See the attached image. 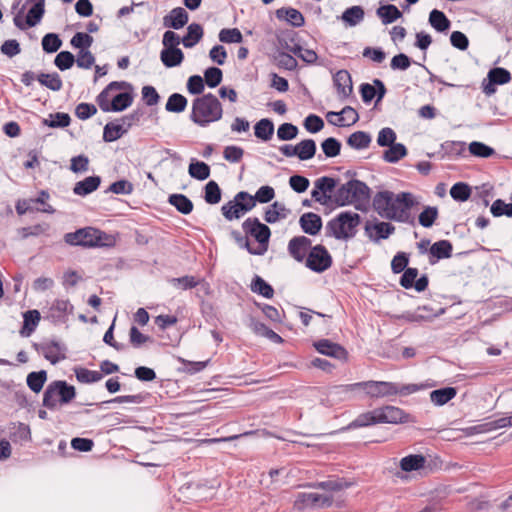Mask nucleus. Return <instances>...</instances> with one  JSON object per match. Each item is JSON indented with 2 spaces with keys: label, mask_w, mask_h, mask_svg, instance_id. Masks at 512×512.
Returning <instances> with one entry per match:
<instances>
[{
  "label": "nucleus",
  "mask_w": 512,
  "mask_h": 512,
  "mask_svg": "<svg viewBox=\"0 0 512 512\" xmlns=\"http://www.w3.org/2000/svg\"><path fill=\"white\" fill-rule=\"evenodd\" d=\"M414 422L412 416L399 407L387 405L358 415L339 432H345L356 428L367 427L378 423L400 424Z\"/></svg>",
  "instance_id": "obj_1"
},
{
  "label": "nucleus",
  "mask_w": 512,
  "mask_h": 512,
  "mask_svg": "<svg viewBox=\"0 0 512 512\" xmlns=\"http://www.w3.org/2000/svg\"><path fill=\"white\" fill-rule=\"evenodd\" d=\"M222 115V104L212 93L196 97L192 102L190 120L200 127H206L210 123L219 121Z\"/></svg>",
  "instance_id": "obj_2"
},
{
  "label": "nucleus",
  "mask_w": 512,
  "mask_h": 512,
  "mask_svg": "<svg viewBox=\"0 0 512 512\" xmlns=\"http://www.w3.org/2000/svg\"><path fill=\"white\" fill-rule=\"evenodd\" d=\"M64 241L70 246L84 248L112 247L115 245L114 236L94 227H84L77 229L75 232L66 233Z\"/></svg>",
  "instance_id": "obj_3"
},
{
  "label": "nucleus",
  "mask_w": 512,
  "mask_h": 512,
  "mask_svg": "<svg viewBox=\"0 0 512 512\" xmlns=\"http://www.w3.org/2000/svg\"><path fill=\"white\" fill-rule=\"evenodd\" d=\"M360 223L361 216L358 213L343 211L327 223L326 232L337 240H348L356 235Z\"/></svg>",
  "instance_id": "obj_4"
},
{
  "label": "nucleus",
  "mask_w": 512,
  "mask_h": 512,
  "mask_svg": "<svg viewBox=\"0 0 512 512\" xmlns=\"http://www.w3.org/2000/svg\"><path fill=\"white\" fill-rule=\"evenodd\" d=\"M76 397V388L65 380L52 381L45 389L42 405L54 410L58 405H67Z\"/></svg>",
  "instance_id": "obj_5"
},
{
  "label": "nucleus",
  "mask_w": 512,
  "mask_h": 512,
  "mask_svg": "<svg viewBox=\"0 0 512 512\" xmlns=\"http://www.w3.org/2000/svg\"><path fill=\"white\" fill-rule=\"evenodd\" d=\"M417 204L418 202L411 192L396 194L389 220L415 226V216L411 213V209Z\"/></svg>",
  "instance_id": "obj_6"
},
{
  "label": "nucleus",
  "mask_w": 512,
  "mask_h": 512,
  "mask_svg": "<svg viewBox=\"0 0 512 512\" xmlns=\"http://www.w3.org/2000/svg\"><path fill=\"white\" fill-rule=\"evenodd\" d=\"M242 229L246 235L252 236L258 242V247L253 248L252 255H264L269 246L270 228L261 223L257 217H249L242 223Z\"/></svg>",
  "instance_id": "obj_7"
},
{
  "label": "nucleus",
  "mask_w": 512,
  "mask_h": 512,
  "mask_svg": "<svg viewBox=\"0 0 512 512\" xmlns=\"http://www.w3.org/2000/svg\"><path fill=\"white\" fill-rule=\"evenodd\" d=\"M256 205L255 198L246 191L238 192L233 201H228L221 207L223 216L228 220L239 219L252 210Z\"/></svg>",
  "instance_id": "obj_8"
},
{
  "label": "nucleus",
  "mask_w": 512,
  "mask_h": 512,
  "mask_svg": "<svg viewBox=\"0 0 512 512\" xmlns=\"http://www.w3.org/2000/svg\"><path fill=\"white\" fill-rule=\"evenodd\" d=\"M332 263V256L326 247L321 244H317L310 249L305 261L306 267L316 273H323L328 270Z\"/></svg>",
  "instance_id": "obj_9"
},
{
  "label": "nucleus",
  "mask_w": 512,
  "mask_h": 512,
  "mask_svg": "<svg viewBox=\"0 0 512 512\" xmlns=\"http://www.w3.org/2000/svg\"><path fill=\"white\" fill-rule=\"evenodd\" d=\"M361 390L372 398H383L396 395V383L387 381H363Z\"/></svg>",
  "instance_id": "obj_10"
},
{
  "label": "nucleus",
  "mask_w": 512,
  "mask_h": 512,
  "mask_svg": "<svg viewBox=\"0 0 512 512\" xmlns=\"http://www.w3.org/2000/svg\"><path fill=\"white\" fill-rule=\"evenodd\" d=\"M313 347L318 353L332 357L337 360L346 361L348 358L347 350L340 344L330 339H320L313 342Z\"/></svg>",
  "instance_id": "obj_11"
},
{
  "label": "nucleus",
  "mask_w": 512,
  "mask_h": 512,
  "mask_svg": "<svg viewBox=\"0 0 512 512\" xmlns=\"http://www.w3.org/2000/svg\"><path fill=\"white\" fill-rule=\"evenodd\" d=\"M364 231L371 241L377 243L380 240L388 239L390 235L394 233L395 227L389 222L377 221L372 223L367 221L364 226Z\"/></svg>",
  "instance_id": "obj_12"
},
{
  "label": "nucleus",
  "mask_w": 512,
  "mask_h": 512,
  "mask_svg": "<svg viewBox=\"0 0 512 512\" xmlns=\"http://www.w3.org/2000/svg\"><path fill=\"white\" fill-rule=\"evenodd\" d=\"M33 347L37 351L41 350L44 358L53 365L66 358L64 353L66 347L57 340H51L49 343L44 344L34 343Z\"/></svg>",
  "instance_id": "obj_13"
},
{
  "label": "nucleus",
  "mask_w": 512,
  "mask_h": 512,
  "mask_svg": "<svg viewBox=\"0 0 512 512\" xmlns=\"http://www.w3.org/2000/svg\"><path fill=\"white\" fill-rule=\"evenodd\" d=\"M74 306L69 300L56 299L51 307L46 318L53 324L65 323L67 321V315L72 314Z\"/></svg>",
  "instance_id": "obj_14"
},
{
  "label": "nucleus",
  "mask_w": 512,
  "mask_h": 512,
  "mask_svg": "<svg viewBox=\"0 0 512 512\" xmlns=\"http://www.w3.org/2000/svg\"><path fill=\"white\" fill-rule=\"evenodd\" d=\"M326 117L332 125L339 127L354 125L359 120L357 111L351 106H345L340 112H328Z\"/></svg>",
  "instance_id": "obj_15"
},
{
  "label": "nucleus",
  "mask_w": 512,
  "mask_h": 512,
  "mask_svg": "<svg viewBox=\"0 0 512 512\" xmlns=\"http://www.w3.org/2000/svg\"><path fill=\"white\" fill-rule=\"evenodd\" d=\"M312 241L306 236H295L288 243V253L297 262H303L312 248Z\"/></svg>",
  "instance_id": "obj_16"
},
{
  "label": "nucleus",
  "mask_w": 512,
  "mask_h": 512,
  "mask_svg": "<svg viewBox=\"0 0 512 512\" xmlns=\"http://www.w3.org/2000/svg\"><path fill=\"white\" fill-rule=\"evenodd\" d=\"M395 194L391 191H379L373 198V208L382 218L388 219L395 200Z\"/></svg>",
  "instance_id": "obj_17"
},
{
  "label": "nucleus",
  "mask_w": 512,
  "mask_h": 512,
  "mask_svg": "<svg viewBox=\"0 0 512 512\" xmlns=\"http://www.w3.org/2000/svg\"><path fill=\"white\" fill-rule=\"evenodd\" d=\"M352 204H355V208L360 211H365L366 207L363 204H367L371 198V190L368 185L358 179H352Z\"/></svg>",
  "instance_id": "obj_18"
},
{
  "label": "nucleus",
  "mask_w": 512,
  "mask_h": 512,
  "mask_svg": "<svg viewBox=\"0 0 512 512\" xmlns=\"http://www.w3.org/2000/svg\"><path fill=\"white\" fill-rule=\"evenodd\" d=\"M333 83L340 100L347 99L353 92V83L347 70H339L333 76Z\"/></svg>",
  "instance_id": "obj_19"
},
{
  "label": "nucleus",
  "mask_w": 512,
  "mask_h": 512,
  "mask_svg": "<svg viewBox=\"0 0 512 512\" xmlns=\"http://www.w3.org/2000/svg\"><path fill=\"white\" fill-rule=\"evenodd\" d=\"M122 88L133 90V85L127 81H112L97 95L96 103L103 112H109L110 92Z\"/></svg>",
  "instance_id": "obj_20"
},
{
  "label": "nucleus",
  "mask_w": 512,
  "mask_h": 512,
  "mask_svg": "<svg viewBox=\"0 0 512 512\" xmlns=\"http://www.w3.org/2000/svg\"><path fill=\"white\" fill-rule=\"evenodd\" d=\"M359 390H361V382L334 385L328 389V397L333 401H346L351 399L352 394Z\"/></svg>",
  "instance_id": "obj_21"
},
{
  "label": "nucleus",
  "mask_w": 512,
  "mask_h": 512,
  "mask_svg": "<svg viewBox=\"0 0 512 512\" xmlns=\"http://www.w3.org/2000/svg\"><path fill=\"white\" fill-rule=\"evenodd\" d=\"M299 225L304 233L315 236L321 231L323 223L318 214L307 212L300 216Z\"/></svg>",
  "instance_id": "obj_22"
},
{
  "label": "nucleus",
  "mask_w": 512,
  "mask_h": 512,
  "mask_svg": "<svg viewBox=\"0 0 512 512\" xmlns=\"http://www.w3.org/2000/svg\"><path fill=\"white\" fill-rule=\"evenodd\" d=\"M189 20L187 11L182 7L172 9L169 14L164 16L163 25L166 28L179 30L183 28Z\"/></svg>",
  "instance_id": "obj_23"
},
{
  "label": "nucleus",
  "mask_w": 512,
  "mask_h": 512,
  "mask_svg": "<svg viewBox=\"0 0 512 512\" xmlns=\"http://www.w3.org/2000/svg\"><path fill=\"white\" fill-rule=\"evenodd\" d=\"M453 245L449 240H439L429 248V262L435 264L441 259H447L452 256Z\"/></svg>",
  "instance_id": "obj_24"
},
{
  "label": "nucleus",
  "mask_w": 512,
  "mask_h": 512,
  "mask_svg": "<svg viewBox=\"0 0 512 512\" xmlns=\"http://www.w3.org/2000/svg\"><path fill=\"white\" fill-rule=\"evenodd\" d=\"M276 18L280 21H286L291 26L300 28L305 24L303 14L292 7H281L275 11Z\"/></svg>",
  "instance_id": "obj_25"
},
{
  "label": "nucleus",
  "mask_w": 512,
  "mask_h": 512,
  "mask_svg": "<svg viewBox=\"0 0 512 512\" xmlns=\"http://www.w3.org/2000/svg\"><path fill=\"white\" fill-rule=\"evenodd\" d=\"M123 92L116 94L109 104V112H122L129 108L134 100V89L122 88Z\"/></svg>",
  "instance_id": "obj_26"
},
{
  "label": "nucleus",
  "mask_w": 512,
  "mask_h": 512,
  "mask_svg": "<svg viewBox=\"0 0 512 512\" xmlns=\"http://www.w3.org/2000/svg\"><path fill=\"white\" fill-rule=\"evenodd\" d=\"M300 500L306 506L318 508H329L335 502L333 496L318 493H303L300 495Z\"/></svg>",
  "instance_id": "obj_27"
},
{
  "label": "nucleus",
  "mask_w": 512,
  "mask_h": 512,
  "mask_svg": "<svg viewBox=\"0 0 512 512\" xmlns=\"http://www.w3.org/2000/svg\"><path fill=\"white\" fill-rule=\"evenodd\" d=\"M27 4H31L26 14V24L34 27L39 24L45 14V0H26Z\"/></svg>",
  "instance_id": "obj_28"
},
{
  "label": "nucleus",
  "mask_w": 512,
  "mask_h": 512,
  "mask_svg": "<svg viewBox=\"0 0 512 512\" xmlns=\"http://www.w3.org/2000/svg\"><path fill=\"white\" fill-rule=\"evenodd\" d=\"M100 184V176H88L75 184L73 188V193L78 196H86L96 191L99 188Z\"/></svg>",
  "instance_id": "obj_29"
},
{
  "label": "nucleus",
  "mask_w": 512,
  "mask_h": 512,
  "mask_svg": "<svg viewBox=\"0 0 512 512\" xmlns=\"http://www.w3.org/2000/svg\"><path fill=\"white\" fill-rule=\"evenodd\" d=\"M41 319L40 312L36 309L23 313V325L19 331L22 337H29L37 328Z\"/></svg>",
  "instance_id": "obj_30"
},
{
  "label": "nucleus",
  "mask_w": 512,
  "mask_h": 512,
  "mask_svg": "<svg viewBox=\"0 0 512 512\" xmlns=\"http://www.w3.org/2000/svg\"><path fill=\"white\" fill-rule=\"evenodd\" d=\"M457 395V388L452 386H446L439 389H435L430 392V401L435 406H443L449 401L454 399Z\"/></svg>",
  "instance_id": "obj_31"
},
{
  "label": "nucleus",
  "mask_w": 512,
  "mask_h": 512,
  "mask_svg": "<svg viewBox=\"0 0 512 512\" xmlns=\"http://www.w3.org/2000/svg\"><path fill=\"white\" fill-rule=\"evenodd\" d=\"M204 30L199 23H191L187 27V33L181 39L185 48H193L203 38Z\"/></svg>",
  "instance_id": "obj_32"
},
{
  "label": "nucleus",
  "mask_w": 512,
  "mask_h": 512,
  "mask_svg": "<svg viewBox=\"0 0 512 512\" xmlns=\"http://www.w3.org/2000/svg\"><path fill=\"white\" fill-rule=\"evenodd\" d=\"M167 201L171 206L175 207V209L183 215L190 214L194 208L193 202L184 194H170Z\"/></svg>",
  "instance_id": "obj_33"
},
{
  "label": "nucleus",
  "mask_w": 512,
  "mask_h": 512,
  "mask_svg": "<svg viewBox=\"0 0 512 512\" xmlns=\"http://www.w3.org/2000/svg\"><path fill=\"white\" fill-rule=\"evenodd\" d=\"M429 24L439 33H446L451 27V21L446 14L438 9L429 13Z\"/></svg>",
  "instance_id": "obj_34"
},
{
  "label": "nucleus",
  "mask_w": 512,
  "mask_h": 512,
  "mask_svg": "<svg viewBox=\"0 0 512 512\" xmlns=\"http://www.w3.org/2000/svg\"><path fill=\"white\" fill-rule=\"evenodd\" d=\"M188 173L192 178L204 181L209 178L211 169L207 163L192 158L188 167Z\"/></svg>",
  "instance_id": "obj_35"
},
{
  "label": "nucleus",
  "mask_w": 512,
  "mask_h": 512,
  "mask_svg": "<svg viewBox=\"0 0 512 512\" xmlns=\"http://www.w3.org/2000/svg\"><path fill=\"white\" fill-rule=\"evenodd\" d=\"M160 59L167 68H173L181 65L184 60V53L181 49H163L160 53Z\"/></svg>",
  "instance_id": "obj_36"
},
{
  "label": "nucleus",
  "mask_w": 512,
  "mask_h": 512,
  "mask_svg": "<svg viewBox=\"0 0 512 512\" xmlns=\"http://www.w3.org/2000/svg\"><path fill=\"white\" fill-rule=\"evenodd\" d=\"M426 458L421 454H410L400 460V468L404 472L418 471L424 468Z\"/></svg>",
  "instance_id": "obj_37"
},
{
  "label": "nucleus",
  "mask_w": 512,
  "mask_h": 512,
  "mask_svg": "<svg viewBox=\"0 0 512 512\" xmlns=\"http://www.w3.org/2000/svg\"><path fill=\"white\" fill-rule=\"evenodd\" d=\"M365 16V12L362 6H351L347 8L342 15L340 16V19L350 27H354L358 25Z\"/></svg>",
  "instance_id": "obj_38"
},
{
  "label": "nucleus",
  "mask_w": 512,
  "mask_h": 512,
  "mask_svg": "<svg viewBox=\"0 0 512 512\" xmlns=\"http://www.w3.org/2000/svg\"><path fill=\"white\" fill-rule=\"evenodd\" d=\"M376 14L384 25L391 24L402 17V12L393 4L380 6Z\"/></svg>",
  "instance_id": "obj_39"
},
{
  "label": "nucleus",
  "mask_w": 512,
  "mask_h": 512,
  "mask_svg": "<svg viewBox=\"0 0 512 512\" xmlns=\"http://www.w3.org/2000/svg\"><path fill=\"white\" fill-rule=\"evenodd\" d=\"M288 212L289 210L285 207L283 203L275 201L266 209L264 219L267 223L273 224L280 219L286 218Z\"/></svg>",
  "instance_id": "obj_40"
},
{
  "label": "nucleus",
  "mask_w": 512,
  "mask_h": 512,
  "mask_svg": "<svg viewBox=\"0 0 512 512\" xmlns=\"http://www.w3.org/2000/svg\"><path fill=\"white\" fill-rule=\"evenodd\" d=\"M274 134V123L269 118L260 119L254 125V135L262 141H269Z\"/></svg>",
  "instance_id": "obj_41"
},
{
  "label": "nucleus",
  "mask_w": 512,
  "mask_h": 512,
  "mask_svg": "<svg viewBox=\"0 0 512 512\" xmlns=\"http://www.w3.org/2000/svg\"><path fill=\"white\" fill-rule=\"evenodd\" d=\"M387 147L388 149L383 152L382 159L388 163H397L408 153L406 146L402 143H393Z\"/></svg>",
  "instance_id": "obj_42"
},
{
  "label": "nucleus",
  "mask_w": 512,
  "mask_h": 512,
  "mask_svg": "<svg viewBox=\"0 0 512 512\" xmlns=\"http://www.w3.org/2000/svg\"><path fill=\"white\" fill-rule=\"evenodd\" d=\"M352 180L337 188L332 200L337 206L343 207L352 204Z\"/></svg>",
  "instance_id": "obj_43"
},
{
  "label": "nucleus",
  "mask_w": 512,
  "mask_h": 512,
  "mask_svg": "<svg viewBox=\"0 0 512 512\" xmlns=\"http://www.w3.org/2000/svg\"><path fill=\"white\" fill-rule=\"evenodd\" d=\"M297 157L301 161L312 159L317 151L316 142L313 139H304L296 144Z\"/></svg>",
  "instance_id": "obj_44"
},
{
  "label": "nucleus",
  "mask_w": 512,
  "mask_h": 512,
  "mask_svg": "<svg viewBox=\"0 0 512 512\" xmlns=\"http://www.w3.org/2000/svg\"><path fill=\"white\" fill-rule=\"evenodd\" d=\"M250 288L252 292L257 293L265 298L270 299L274 296L273 287L259 275H255L253 277Z\"/></svg>",
  "instance_id": "obj_45"
},
{
  "label": "nucleus",
  "mask_w": 512,
  "mask_h": 512,
  "mask_svg": "<svg viewBox=\"0 0 512 512\" xmlns=\"http://www.w3.org/2000/svg\"><path fill=\"white\" fill-rule=\"evenodd\" d=\"M39 83L52 91H59L62 89L63 82L57 72L53 73H39L37 75Z\"/></svg>",
  "instance_id": "obj_46"
},
{
  "label": "nucleus",
  "mask_w": 512,
  "mask_h": 512,
  "mask_svg": "<svg viewBox=\"0 0 512 512\" xmlns=\"http://www.w3.org/2000/svg\"><path fill=\"white\" fill-rule=\"evenodd\" d=\"M351 485L352 483L345 480L344 478H337L317 482L316 484H314V487L326 491L339 492L351 487Z\"/></svg>",
  "instance_id": "obj_47"
},
{
  "label": "nucleus",
  "mask_w": 512,
  "mask_h": 512,
  "mask_svg": "<svg viewBox=\"0 0 512 512\" xmlns=\"http://www.w3.org/2000/svg\"><path fill=\"white\" fill-rule=\"evenodd\" d=\"M371 143V135L365 131H356L347 138V144L357 150L367 148Z\"/></svg>",
  "instance_id": "obj_48"
},
{
  "label": "nucleus",
  "mask_w": 512,
  "mask_h": 512,
  "mask_svg": "<svg viewBox=\"0 0 512 512\" xmlns=\"http://www.w3.org/2000/svg\"><path fill=\"white\" fill-rule=\"evenodd\" d=\"M187 105L188 100L184 95L180 93H173L168 97L165 109L167 112L181 113L185 111Z\"/></svg>",
  "instance_id": "obj_49"
},
{
  "label": "nucleus",
  "mask_w": 512,
  "mask_h": 512,
  "mask_svg": "<svg viewBox=\"0 0 512 512\" xmlns=\"http://www.w3.org/2000/svg\"><path fill=\"white\" fill-rule=\"evenodd\" d=\"M71 118L68 113H51L49 118H44L42 124L50 128H65L70 125Z\"/></svg>",
  "instance_id": "obj_50"
},
{
  "label": "nucleus",
  "mask_w": 512,
  "mask_h": 512,
  "mask_svg": "<svg viewBox=\"0 0 512 512\" xmlns=\"http://www.w3.org/2000/svg\"><path fill=\"white\" fill-rule=\"evenodd\" d=\"M47 380V372L45 370L33 371L27 375V386L34 393H39Z\"/></svg>",
  "instance_id": "obj_51"
},
{
  "label": "nucleus",
  "mask_w": 512,
  "mask_h": 512,
  "mask_svg": "<svg viewBox=\"0 0 512 512\" xmlns=\"http://www.w3.org/2000/svg\"><path fill=\"white\" fill-rule=\"evenodd\" d=\"M77 381L80 383L91 384L100 381L103 378L101 372L96 370H89L84 367L74 368Z\"/></svg>",
  "instance_id": "obj_52"
},
{
  "label": "nucleus",
  "mask_w": 512,
  "mask_h": 512,
  "mask_svg": "<svg viewBox=\"0 0 512 512\" xmlns=\"http://www.w3.org/2000/svg\"><path fill=\"white\" fill-rule=\"evenodd\" d=\"M126 134L124 126L114 122H109L104 126L103 129V141L114 142Z\"/></svg>",
  "instance_id": "obj_53"
},
{
  "label": "nucleus",
  "mask_w": 512,
  "mask_h": 512,
  "mask_svg": "<svg viewBox=\"0 0 512 512\" xmlns=\"http://www.w3.org/2000/svg\"><path fill=\"white\" fill-rule=\"evenodd\" d=\"M471 187L466 182H457L450 188V196L454 201L465 202L471 197Z\"/></svg>",
  "instance_id": "obj_54"
},
{
  "label": "nucleus",
  "mask_w": 512,
  "mask_h": 512,
  "mask_svg": "<svg viewBox=\"0 0 512 512\" xmlns=\"http://www.w3.org/2000/svg\"><path fill=\"white\" fill-rule=\"evenodd\" d=\"M222 191L214 180L209 181L204 187V200L206 203L215 205L221 201Z\"/></svg>",
  "instance_id": "obj_55"
},
{
  "label": "nucleus",
  "mask_w": 512,
  "mask_h": 512,
  "mask_svg": "<svg viewBox=\"0 0 512 512\" xmlns=\"http://www.w3.org/2000/svg\"><path fill=\"white\" fill-rule=\"evenodd\" d=\"M30 204H33L32 198L30 199H22L18 200L16 203V212L19 215H24L27 212H34V211H40L48 214H53L55 212V209L51 205H47L43 208H37V207H30Z\"/></svg>",
  "instance_id": "obj_56"
},
{
  "label": "nucleus",
  "mask_w": 512,
  "mask_h": 512,
  "mask_svg": "<svg viewBox=\"0 0 512 512\" xmlns=\"http://www.w3.org/2000/svg\"><path fill=\"white\" fill-rule=\"evenodd\" d=\"M439 215L436 206H426L418 216L419 224L424 228H430L434 225Z\"/></svg>",
  "instance_id": "obj_57"
},
{
  "label": "nucleus",
  "mask_w": 512,
  "mask_h": 512,
  "mask_svg": "<svg viewBox=\"0 0 512 512\" xmlns=\"http://www.w3.org/2000/svg\"><path fill=\"white\" fill-rule=\"evenodd\" d=\"M42 49L48 54L57 52L62 46V40L56 33H47L42 38Z\"/></svg>",
  "instance_id": "obj_58"
},
{
  "label": "nucleus",
  "mask_w": 512,
  "mask_h": 512,
  "mask_svg": "<svg viewBox=\"0 0 512 512\" xmlns=\"http://www.w3.org/2000/svg\"><path fill=\"white\" fill-rule=\"evenodd\" d=\"M204 82L209 88L219 86L223 80V72L220 68L211 66L204 71Z\"/></svg>",
  "instance_id": "obj_59"
},
{
  "label": "nucleus",
  "mask_w": 512,
  "mask_h": 512,
  "mask_svg": "<svg viewBox=\"0 0 512 512\" xmlns=\"http://www.w3.org/2000/svg\"><path fill=\"white\" fill-rule=\"evenodd\" d=\"M487 80H490L497 85H504L511 80V73L503 67H494L489 70Z\"/></svg>",
  "instance_id": "obj_60"
},
{
  "label": "nucleus",
  "mask_w": 512,
  "mask_h": 512,
  "mask_svg": "<svg viewBox=\"0 0 512 512\" xmlns=\"http://www.w3.org/2000/svg\"><path fill=\"white\" fill-rule=\"evenodd\" d=\"M341 147V142L334 137H328L321 143L322 151L327 158L338 156L341 152Z\"/></svg>",
  "instance_id": "obj_61"
},
{
  "label": "nucleus",
  "mask_w": 512,
  "mask_h": 512,
  "mask_svg": "<svg viewBox=\"0 0 512 512\" xmlns=\"http://www.w3.org/2000/svg\"><path fill=\"white\" fill-rule=\"evenodd\" d=\"M219 41L226 44L242 43L243 35L238 28H223L218 34Z\"/></svg>",
  "instance_id": "obj_62"
},
{
  "label": "nucleus",
  "mask_w": 512,
  "mask_h": 512,
  "mask_svg": "<svg viewBox=\"0 0 512 512\" xmlns=\"http://www.w3.org/2000/svg\"><path fill=\"white\" fill-rule=\"evenodd\" d=\"M74 63L75 56L70 51H61L54 59L55 66L61 71L70 69Z\"/></svg>",
  "instance_id": "obj_63"
},
{
  "label": "nucleus",
  "mask_w": 512,
  "mask_h": 512,
  "mask_svg": "<svg viewBox=\"0 0 512 512\" xmlns=\"http://www.w3.org/2000/svg\"><path fill=\"white\" fill-rule=\"evenodd\" d=\"M490 212L494 217H512V203H505L502 199H496L490 207Z\"/></svg>",
  "instance_id": "obj_64"
}]
</instances>
